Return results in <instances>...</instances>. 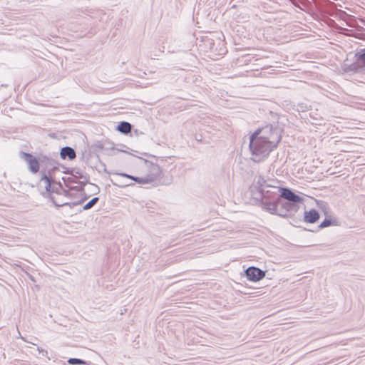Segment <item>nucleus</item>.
<instances>
[{"label":"nucleus","instance_id":"6","mask_svg":"<svg viewBox=\"0 0 365 365\" xmlns=\"http://www.w3.org/2000/svg\"><path fill=\"white\" fill-rule=\"evenodd\" d=\"M320 217L319 212L314 208L309 210L304 209L303 212V221L306 224H314L318 221Z\"/></svg>","mask_w":365,"mask_h":365},{"label":"nucleus","instance_id":"3","mask_svg":"<svg viewBox=\"0 0 365 365\" xmlns=\"http://www.w3.org/2000/svg\"><path fill=\"white\" fill-rule=\"evenodd\" d=\"M144 163L143 169L144 175L142 177H134L124 173H118L120 178H126L137 182L138 184H148L155 181L162 175V170L156 163V156L151 154H144L137 156Z\"/></svg>","mask_w":365,"mask_h":365},{"label":"nucleus","instance_id":"14","mask_svg":"<svg viewBox=\"0 0 365 365\" xmlns=\"http://www.w3.org/2000/svg\"><path fill=\"white\" fill-rule=\"evenodd\" d=\"M305 196L308 200H309L310 201L314 202L317 205H319L321 204V202L317 200V199H315L312 197H310V196H307V195H305Z\"/></svg>","mask_w":365,"mask_h":365},{"label":"nucleus","instance_id":"13","mask_svg":"<svg viewBox=\"0 0 365 365\" xmlns=\"http://www.w3.org/2000/svg\"><path fill=\"white\" fill-rule=\"evenodd\" d=\"M97 201H98L97 197L93 198L87 204H86V205L84 207L85 209H89V208L92 207L96 203Z\"/></svg>","mask_w":365,"mask_h":365},{"label":"nucleus","instance_id":"5","mask_svg":"<svg viewBox=\"0 0 365 365\" xmlns=\"http://www.w3.org/2000/svg\"><path fill=\"white\" fill-rule=\"evenodd\" d=\"M247 279L252 282H257L263 279L265 276V272L258 267L251 266L245 271Z\"/></svg>","mask_w":365,"mask_h":365},{"label":"nucleus","instance_id":"7","mask_svg":"<svg viewBox=\"0 0 365 365\" xmlns=\"http://www.w3.org/2000/svg\"><path fill=\"white\" fill-rule=\"evenodd\" d=\"M23 158L29 165L30 170L33 173H37L39 170V163L36 158L29 153H23Z\"/></svg>","mask_w":365,"mask_h":365},{"label":"nucleus","instance_id":"11","mask_svg":"<svg viewBox=\"0 0 365 365\" xmlns=\"http://www.w3.org/2000/svg\"><path fill=\"white\" fill-rule=\"evenodd\" d=\"M68 363L71 365H76V364H85L86 362L81 359H70L68 361Z\"/></svg>","mask_w":365,"mask_h":365},{"label":"nucleus","instance_id":"8","mask_svg":"<svg viewBox=\"0 0 365 365\" xmlns=\"http://www.w3.org/2000/svg\"><path fill=\"white\" fill-rule=\"evenodd\" d=\"M60 155L62 159H66V158H68L71 160H73L76 156L74 150L71 147L63 148L61 150Z\"/></svg>","mask_w":365,"mask_h":365},{"label":"nucleus","instance_id":"9","mask_svg":"<svg viewBox=\"0 0 365 365\" xmlns=\"http://www.w3.org/2000/svg\"><path fill=\"white\" fill-rule=\"evenodd\" d=\"M116 130L123 134H128L131 130V125L128 122L123 121L118 125Z\"/></svg>","mask_w":365,"mask_h":365},{"label":"nucleus","instance_id":"1","mask_svg":"<svg viewBox=\"0 0 365 365\" xmlns=\"http://www.w3.org/2000/svg\"><path fill=\"white\" fill-rule=\"evenodd\" d=\"M280 140L278 131L271 127L266 126L255 130L250 137L249 148L252 159L255 162L265 159Z\"/></svg>","mask_w":365,"mask_h":365},{"label":"nucleus","instance_id":"12","mask_svg":"<svg viewBox=\"0 0 365 365\" xmlns=\"http://www.w3.org/2000/svg\"><path fill=\"white\" fill-rule=\"evenodd\" d=\"M333 225V222H331V220L329 219H325L321 223L320 225H319V228L322 229V228H324V227H329L330 225Z\"/></svg>","mask_w":365,"mask_h":365},{"label":"nucleus","instance_id":"10","mask_svg":"<svg viewBox=\"0 0 365 365\" xmlns=\"http://www.w3.org/2000/svg\"><path fill=\"white\" fill-rule=\"evenodd\" d=\"M355 56L357 60L360 61L363 64L365 65V48L361 49L357 52Z\"/></svg>","mask_w":365,"mask_h":365},{"label":"nucleus","instance_id":"2","mask_svg":"<svg viewBox=\"0 0 365 365\" xmlns=\"http://www.w3.org/2000/svg\"><path fill=\"white\" fill-rule=\"evenodd\" d=\"M277 180L265 178L259 176L254 186L255 190L259 194L260 199L279 198L277 191L284 199L294 203H303L306 199L292 192L290 189L279 186Z\"/></svg>","mask_w":365,"mask_h":365},{"label":"nucleus","instance_id":"4","mask_svg":"<svg viewBox=\"0 0 365 365\" xmlns=\"http://www.w3.org/2000/svg\"><path fill=\"white\" fill-rule=\"evenodd\" d=\"M279 198L260 199L259 207L264 211L274 215H278L281 217H288L287 212H279L278 211Z\"/></svg>","mask_w":365,"mask_h":365},{"label":"nucleus","instance_id":"15","mask_svg":"<svg viewBox=\"0 0 365 365\" xmlns=\"http://www.w3.org/2000/svg\"><path fill=\"white\" fill-rule=\"evenodd\" d=\"M284 207L286 208L287 212H290L292 210V208L293 207L291 205H285Z\"/></svg>","mask_w":365,"mask_h":365}]
</instances>
